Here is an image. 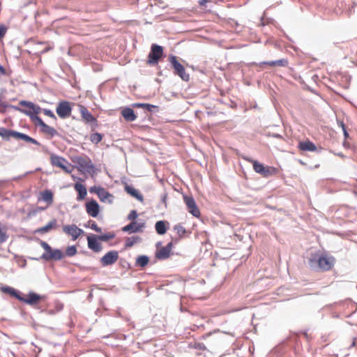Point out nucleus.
<instances>
[{
	"label": "nucleus",
	"instance_id": "f257e3e1",
	"mask_svg": "<svg viewBox=\"0 0 357 357\" xmlns=\"http://www.w3.org/2000/svg\"><path fill=\"white\" fill-rule=\"evenodd\" d=\"M335 259L332 257L326 255H315L309 260V264L312 268L317 267L322 271H328L332 268Z\"/></svg>",
	"mask_w": 357,
	"mask_h": 357
},
{
	"label": "nucleus",
	"instance_id": "f03ea898",
	"mask_svg": "<svg viewBox=\"0 0 357 357\" xmlns=\"http://www.w3.org/2000/svg\"><path fill=\"white\" fill-rule=\"evenodd\" d=\"M0 136L6 140H9L10 137H13L17 139H22L26 142H30L36 145H40V143L38 141L28 136L27 135L18 132L15 130H8L5 128H0Z\"/></svg>",
	"mask_w": 357,
	"mask_h": 357
},
{
	"label": "nucleus",
	"instance_id": "7ed1b4c3",
	"mask_svg": "<svg viewBox=\"0 0 357 357\" xmlns=\"http://www.w3.org/2000/svg\"><path fill=\"white\" fill-rule=\"evenodd\" d=\"M113 238H114V234L112 233H107L98 236H88V247L93 251L98 252L102 250V245L98 241L99 240L102 241H107L108 240L112 239Z\"/></svg>",
	"mask_w": 357,
	"mask_h": 357
},
{
	"label": "nucleus",
	"instance_id": "20e7f679",
	"mask_svg": "<svg viewBox=\"0 0 357 357\" xmlns=\"http://www.w3.org/2000/svg\"><path fill=\"white\" fill-rule=\"evenodd\" d=\"M73 162L78 165V169L82 172H94L95 166L91 160L86 155L75 157Z\"/></svg>",
	"mask_w": 357,
	"mask_h": 357
},
{
	"label": "nucleus",
	"instance_id": "39448f33",
	"mask_svg": "<svg viewBox=\"0 0 357 357\" xmlns=\"http://www.w3.org/2000/svg\"><path fill=\"white\" fill-rule=\"evenodd\" d=\"M163 56V48L157 44H152L151 51L148 55L146 64L155 66L158 63L159 60Z\"/></svg>",
	"mask_w": 357,
	"mask_h": 357
},
{
	"label": "nucleus",
	"instance_id": "423d86ee",
	"mask_svg": "<svg viewBox=\"0 0 357 357\" xmlns=\"http://www.w3.org/2000/svg\"><path fill=\"white\" fill-rule=\"evenodd\" d=\"M41 246L46 251L45 253L43 254L41 258L46 260H60L63 258V254L59 250H52L49 244L45 241L40 242Z\"/></svg>",
	"mask_w": 357,
	"mask_h": 357
},
{
	"label": "nucleus",
	"instance_id": "0eeeda50",
	"mask_svg": "<svg viewBox=\"0 0 357 357\" xmlns=\"http://www.w3.org/2000/svg\"><path fill=\"white\" fill-rule=\"evenodd\" d=\"M169 62L172 64L174 74L179 76L183 81L188 82L190 79V75L185 72V70L183 65H181L175 56H171L169 57Z\"/></svg>",
	"mask_w": 357,
	"mask_h": 357
},
{
	"label": "nucleus",
	"instance_id": "6e6552de",
	"mask_svg": "<svg viewBox=\"0 0 357 357\" xmlns=\"http://www.w3.org/2000/svg\"><path fill=\"white\" fill-rule=\"evenodd\" d=\"M20 105L21 106H24L26 107V109H20V108H16V109L20 111L21 112L28 115V116H33V114H38L40 112V107L38 105H34L33 102H28V101H26V100H21L20 102Z\"/></svg>",
	"mask_w": 357,
	"mask_h": 357
},
{
	"label": "nucleus",
	"instance_id": "1a4fd4ad",
	"mask_svg": "<svg viewBox=\"0 0 357 357\" xmlns=\"http://www.w3.org/2000/svg\"><path fill=\"white\" fill-rule=\"evenodd\" d=\"M50 162L53 166L61 168L66 173H70L72 171L70 169V165L68 162L61 156L52 155L50 156Z\"/></svg>",
	"mask_w": 357,
	"mask_h": 357
},
{
	"label": "nucleus",
	"instance_id": "9d476101",
	"mask_svg": "<svg viewBox=\"0 0 357 357\" xmlns=\"http://www.w3.org/2000/svg\"><path fill=\"white\" fill-rule=\"evenodd\" d=\"M90 192L96 194L101 202L112 203L113 195L100 186H93L90 188Z\"/></svg>",
	"mask_w": 357,
	"mask_h": 357
},
{
	"label": "nucleus",
	"instance_id": "9b49d317",
	"mask_svg": "<svg viewBox=\"0 0 357 357\" xmlns=\"http://www.w3.org/2000/svg\"><path fill=\"white\" fill-rule=\"evenodd\" d=\"M63 231L67 235L70 236L73 241L77 240L81 235L84 233L82 229L79 228L74 224L64 225L63 227Z\"/></svg>",
	"mask_w": 357,
	"mask_h": 357
},
{
	"label": "nucleus",
	"instance_id": "f8f14e48",
	"mask_svg": "<svg viewBox=\"0 0 357 357\" xmlns=\"http://www.w3.org/2000/svg\"><path fill=\"white\" fill-rule=\"evenodd\" d=\"M56 111L60 118L66 119L70 116L72 108L68 101H62L59 103Z\"/></svg>",
	"mask_w": 357,
	"mask_h": 357
},
{
	"label": "nucleus",
	"instance_id": "ddd939ff",
	"mask_svg": "<svg viewBox=\"0 0 357 357\" xmlns=\"http://www.w3.org/2000/svg\"><path fill=\"white\" fill-rule=\"evenodd\" d=\"M45 297L35 292H30L26 296H21L20 301L30 305H35L43 300Z\"/></svg>",
	"mask_w": 357,
	"mask_h": 357
},
{
	"label": "nucleus",
	"instance_id": "4468645a",
	"mask_svg": "<svg viewBox=\"0 0 357 357\" xmlns=\"http://www.w3.org/2000/svg\"><path fill=\"white\" fill-rule=\"evenodd\" d=\"M119 259V253L116 250H112L107 252L101 259L100 264L102 266L112 265Z\"/></svg>",
	"mask_w": 357,
	"mask_h": 357
},
{
	"label": "nucleus",
	"instance_id": "2eb2a0df",
	"mask_svg": "<svg viewBox=\"0 0 357 357\" xmlns=\"http://www.w3.org/2000/svg\"><path fill=\"white\" fill-rule=\"evenodd\" d=\"M34 119L36 121L38 125L40 127V130L45 135L51 137L58 135L57 131L52 127L47 125L39 116H36Z\"/></svg>",
	"mask_w": 357,
	"mask_h": 357
},
{
	"label": "nucleus",
	"instance_id": "dca6fc26",
	"mask_svg": "<svg viewBox=\"0 0 357 357\" xmlns=\"http://www.w3.org/2000/svg\"><path fill=\"white\" fill-rule=\"evenodd\" d=\"M77 106L82 119L86 123H96V119L91 114V113L88 110V109L85 106L79 104Z\"/></svg>",
	"mask_w": 357,
	"mask_h": 357
},
{
	"label": "nucleus",
	"instance_id": "f3484780",
	"mask_svg": "<svg viewBox=\"0 0 357 357\" xmlns=\"http://www.w3.org/2000/svg\"><path fill=\"white\" fill-rule=\"evenodd\" d=\"M184 202L188 207L189 213L193 215L195 217H199L200 215V211L195 201L192 197L184 196Z\"/></svg>",
	"mask_w": 357,
	"mask_h": 357
},
{
	"label": "nucleus",
	"instance_id": "a211bd4d",
	"mask_svg": "<svg viewBox=\"0 0 357 357\" xmlns=\"http://www.w3.org/2000/svg\"><path fill=\"white\" fill-rule=\"evenodd\" d=\"M173 248L172 242L169 243L166 246L158 248L155 252V257L158 259H166L171 255Z\"/></svg>",
	"mask_w": 357,
	"mask_h": 357
},
{
	"label": "nucleus",
	"instance_id": "6ab92c4d",
	"mask_svg": "<svg viewBox=\"0 0 357 357\" xmlns=\"http://www.w3.org/2000/svg\"><path fill=\"white\" fill-rule=\"evenodd\" d=\"M145 227V222H137L133 221L129 225L123 227L122 228V230L126 232H130V233H137V232H141L143 231L144 228Z\"/></svg>",
	"mask_w": 357,
	"mask_h": 357
},
{
	"label": "nucleus",
	"instance_id": "aec40b11",
	"mask_svg": "<svg viewBox=\"0 0 357 357\" xmlns=\"http://www.w3.org/2000/svg\"><path fill=\"white\" fill-rule=\"evenodd\" d=\"M86 211L90 216L96 218L100 212L99 204L96 201L91 200L86 204Z\"/></svg>",
	"mask_w": 357,
	"mask_h": 357
},
{
	"label": "nucleus",
	"instance_id": "412c9836",
	"mask_svg": "<svg viewBox=\"0 0 357 357\" xmlns=\"http://www.w3.org/2000/svg\"><path fill=\"white\" fill-rule=\"evenodd\" d=\"M59 227L57 220L53 218L45 226L38 228L36 233L43 234Z\"/></svg>",
	"mask_w": 357,
	"mask_h": 357
},
{
	"label": "nucleus",
	"instance_id": "4be33fe9",
	"mask_svg": "<svg viewBox=\"0 0 357 357\" xmlns=\"http://www.w3.org/2000/svg\"><path fill=\"white\" fill-rule=\"evenodd\" d=\"M54 195L50 190H45L40 192L39 200H43L47 203V206H49L53 203Z\"/></svg>",
	"mask_w": 357,
	"mask_h": 357
},
{
	"label": "nucleus",
	"instance_id": "5701e85b",
	"mask_svg": "<svg viewBox=\"0 0 357 357\" xmlns=\"http://www.w3.org/2000/svg\"><path fill=\"white\" fill-rule=\"evenodd\" d=\"M298 149L303 151H316V145L309 139L301 142L298 144Z\"/></svg>",
	"mask_w": 357,
	"mask_h": 357
},
{
	"label": "nucleus",
	"instance_id": "b1692460",
	"mask_svg": "<svg viewBox=\"0 0 357 357\" xmlns=\"http://www.w3.org/2000/svg\"><path fill=\"white\" fill-rule=\"evenodd\" d=\"M289 62L287 59H281L277 61H264L261 62L259 64V66H262L264 65L269 66L271 67L280 66V67H285L287 66Z\"/></svg>",
	"mask_w": 357,
	"mask_h": 357
},
{
	"label": "nucleus",
	"instance_id": "393cba45",
	"mask_svg": "<svg viewBox=\"0 0 357 357\" xmlns=\"http://www.w3.org/2000/svg\"><path fill=\"white\" fill-rule=\"evenodd\" d=\"M74 188L78 193V195L77 197V201H81L86 197V194H87V190H86V187L84 185L77 183L75 184Z\"/></svg>",
	"mask_w": 357,
	"mask_h": 357
},
{
	"label": "nucleus",
	"instance_id": "a878e982",
	"mask_svg": "<svg viewBox=\"0 0 357 357\" xmlns=\"http://www.w3.org/2000/svg\"><path fill=\"white\" fill-rule=\"evenodd\" d=\"M169 226V222L165 220H159L156 222L155 228L156 232L159 235H163L166 233Z\"/></svg>",
	"mask_w": 357,
	"mask_h": 357
},
{
	"label": "nucleus",
	"instance_id": "bb28decb",
	"mask_svg": "<svg viewBox=\"0 0 357 357\" xmlns=\"http://www.w3.org/2000/svg\"><path fill=\"white\" fill-rule=\"evenodd\" d=\"M121 115L127 121H134L137 119L134 110L131 108L126 107L121 111Z\"/></svg>",
	"mask_w": 357,
	"mask_h": 357
},
{
	"label": "nucleus",
	"instance_id": "cd10ccee",
	"mask_svg": "<svg viewBox=\"0 0 357 357\" xmlns=\"http://www.w3.org/2000/svg\"><path fill=\"white\" fill-rule=\"evenodd\" d=\"M125 190L128 194H129L132 197L136 198L137 200H139L140 202H143V200H144L143 196L138 192V190H137L133 187L128 185H126Z\"/></svg>",
	"mask_w": 357,
	"mask_h": 357
},
{
	"label": "nucleus",
	"instance_id": "c85d7f7f",
	"mask_svg": "<svg viewBox=\"0 0 357 357\" xmlns=\"http://www.w3.org/2000/svg\"><path fill=\"white\" fill-rule=\"evenodd\" d=\"M278 173H279V170L278 168H276L275 167H272V166H265L261 175L263 177L266 178V177L276 175Z\"/></svg>",
	"mask_w": 357,
	"mask_h": 357
},
{
	"label": "nucleus",
	"instance_id": "c756f323",
	"mask_svg": "<svg viewBox=\"0 0 357 357\" xmlns=\"http://www.w3.org/2000/svg\"><path fill=\"white\" fill-rule=\"evenodd\" d=\"M1 291H2V292H3L5 294H8L16 298L19 301L20 299H22L21 298L22 296H21L20 293L13 287H3L1 288Z\"/></svg>",
	"mask_w": 357,
	"mask_h": 357
},
{
	"label": "nucleus",
	"instance_id": "7c9ffc66",
	"mask_svg": "<svg viewBox=\"0 0 357 357\" xmlns=\"http://www.w3.org/2000/svg\"><path fill=\"white\" fill-rule=\"evenodd\" d=\"M250 162H252L255 172L261 174L265 166L257 160H250Z\"/></svg>",
	"mask_w": 357,
	"mask_h": 357
},
{
	"label": "nucleus",
	"instance_id": "2f4dec72",
	"mask_svg": "<svg viewBox=\"0 0 357 357\" xmlns=\"http://www.w3.org/2000/svg\"><path fill=\"white\" fill-rule=\"evenodd\" d=\"M132 107L146 109L149 112H152L153 108H156V106L148 103H135L132 105Z\"/></svg>",
	"mask_w": 357,
	"mask_h": 357
},
{
	"label": "nucleus",
	"instance_id": "473e14b6",
	"mask_svg": "<svg viewBox=\"0 0 357 357\" xmlns=\"http://www.w3.org/2000/svg\"><path fill=\"white\" fill-rule=\"evenodd\" d=\"M8 238L7 227L6 226L0 225V243L6 242Z\"/></svg>",
	"mask_w": 357,
	"mask_h": 357
},
{
	"label": "nucleus",
	"instance_id": "72a5a7b5",
	"mask_svg": "<svg viewBox=\"0 0 357 357\" xmlns=\"http://www.w3.org/2000/svg\"><path fill=\"white\" fill-rule=\"evenodd\" d=\"M149 261V259L148 257H146L145 255H141V256L138 257V258L137 259L136 264H137V265L143 268L148 264Z\"/></svg>",
	"mask_w": 357,
	"mask_h": 357
},
{
	"label": "nucleus",
	"instance_id": "f704fd0d",
	"mask_svg": "<svg viewBox=\"0 0 357 357\" xmlns=\"http://www.w3.org/2000/svg\"><path fill=\"white\" fill-rule=\"evenodd\" d=\"M102 139V135L100 133L96 132L91 135L90 139L93 143L98 144Z\"/></svg>",
	"mask_w": 357,
	"mask_h": 357
},
{
	"label": "nucleus",
	"instance_id": "c9c22d12",
	"mask_svg": "<svg viewBox=\"0 0 357 357\" xmlns=\"http://www.w3.org/2000/svg\"><path fill=\"white\" fill-rule=\"evenodd\" d=\"M179 236H182L185 233V229L181 225H176L174 227Z\"/></svg>",
	"mask_w": 357,
	"mask_h": 357
},
{
	"label": "nucleus",
	"instance_id": "e433bc0d",
	"mask_svg": "<svg viewBox=\"0 0 357 357\" xmlns=\"http://www.w3.org/2000/svg\"><path fill=\"white\" fill-rule=\"evenodd\" d=\"M66 253L67 256L72 257L74 256L77 253V248L75 246H69L67 248L66 250Z\"/></svg>",
	"mask_w": 357,
	"mask_h": 357
},
{
	"label": "nucleus",
	"instance_id": "4c0bfd02",
	"mask_svg": "<svg viewBox=\"0 0 357 357\" xmlns=\"http://www.w3.org/2000/svg\"><path fill=\"white\" fill-rule=\"evenodd\" d=\"M89 224H91L90 227L91 229L94 230L96 232L101 233L102 229L100 227L98 226V225L94 221H89Z\"/></svg>",
	"mask_w": 357,
	"mask_h": 357
},
{
	"label": "nucleus",
	"instance_id": "58836bf2",
	"mask_svg": "<svg viewBox=\"0 0 357 357\" xmlns=\"http://www.w3.org/2000/svg\"><path fill=\"white\" fill-rule=\"evenodd\" d=\"M138 215L135 210H132L128 215V219L132 222L135 221Z\"/></svg>",
	"mask_w": 357,
	"mask_h": 357
},
{
	"label": "nucleus",
	"instance_id": "ea45409f",
	"mask_svg": "<svg viewBox=\"0 0 357 357\" xmlns=\"http://www.w3.org/2000/svg\"><path fill=\"white\" fill-rule=\"evenodd\" d=\"M194 349L205 351L206 349V346L202 342H195L194 344L192 346Z\"/></svg>",
	"mask_w": 357,
	"mask_h": 357
},
{
	"label": "nucleus",
	"instance_id": "a19ab883",
	"mask_svg": "<svg viewBox=\"0 0 357 357\" xmlns=\"http://www.w3.org/2000/svg\"><path fill=\"white\" fill-rule=\"evenodd\" d=\"M43 112L45 115L49 116V117H51V118H53V119H56V116L54 114V113L50 110V109H44L43 110Z\"/></svg>",
	"mask_w": 357,
	"mask_h": 357
},
{
	"label": "nucleus",
	"instance_id": "79ce46f5",
	"mask_svg": "<svg viewBox=\"0 0 357 357\" xmlns=\"http://www.w3.org/2000/svg\"><path fill=\"white\" fill-rule=\"evenodd\" d=\"M7 29L3 25L0 26V41L5 36Z\"/></svg>",
	"mask_w": 357,
	"mask_h": 357
},
{
	"label": "nucleus",
	"instance_id": "37998d69",
	"mask_svg": "<svg viewBox=\"0 0 357 357\" xmlns=\"http://www.w3.org/2000/svg\"><path fill=\"white\" fill-rule=\"evenodd\" d=\"M340 127L342 129V131H343L344 136L345 139L348 138L349 137V133L347 131L345 125L344 124V123L342 121H341V122H340Z\"/></svg>",
	"mask_w": 357,
	"mask_h": 357
},
{
	"label": "nucleus",
	"instance_id": "c03bdc74",
	"mask_svg": "<svg viewBox=\"0 0 357 357\" xmlns=\"http://www.w3.org/2000/svg\"><path fill=\"white\" fill-rule=\"evenodd\" d=\"M211 0H199V4L200 6L203 7V6H205L207 3L211 2Z\"/></svg>",
	"mask_w": 357,
	"mask_h": 357
},
{
	"label": "nucleus",
	"instance_id": "a18cd8bd",
	"mask_svg": "<svg viewBox=\"0 0 357 357\" xmlns=\"http://www.w3.org/2000/svg\"><path fill=\"white\" fill-rule=\"evenodd\" d=\"M6 75V70L3 66L0 65V75Z\"/></svg>",
	"mask_w": 357,
	"mask_h": 357
},
{
	"label": "nucleus",
	"instance_id": "49530a36",
	"mask_svg": "<svg viewBox=\"0 0 357 357\" xmlns=\"http://www.w3.org/2000/svg\"><path fill=\"white\" fill-rule=\"evenodd\" d=\"M134 244V241H132L130 238H128L127 241H126V246L127 247H132Z\"/></svg>",
	"mask_w": 357,
	"mask_h": 357
},
{
	"label": "nucleus",
	"instance_id": "de8ad7c7",
	"mask_svg": "<svg viewBox=\"0 0 357 357\" xmlns=\"http://www.w3.org/2000/svg\"><path fill=\"white\" fill-rule=\"evenodd\" d=\"M63 304H61V303H58V304L56 305V307H57V310H58V311L61 310L63 309Z\"/></svg>",
	"mask_w": 357,
	"mask_h": 357
},
{
	"label": "nucleus",
	"instance_id": "09e8293b",
	"mask_svg": "<svg viewBox=\"0 0 357 357\" xmlns=\"http://www.w3.org/2000/svg\"><path fill=\"white\" fill-rule=\"evenodd\" d=\"M211 334V333H206V334H205V335H204L202 336V338H203V339H206V338L207 337H208Z\"/></svg>",
	"mask_w": 357,
	"mask_h": 357
},
{
	"label": "nucleus",
	"instance_id": "8fccbe9b",
	"mask_svg": "<svg viewBox=\"0 0 357 357\" xmlns=\"http://www.w3.org/2000/svg\"><path fill=\"white\" fill-rule=\"evenodd\" d=\"M355 344H356V338H354V339H353V341H352L351 346H352V347L355 346Z\"/></svg>",
	"mask_w": 357,
	"mask_h": 357
}]
</instances>
